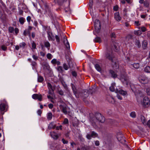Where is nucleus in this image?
<instances>
[{
    "label": "nucleus",
    "mask_w": 150,
    "mask_h": 150,
    "mask_svg": "<svg viewBox=\"0 0 150 150\" xmlns=\"http://www.w3.org/2000/svg\"><path fill=\"white\" fill-rule=\"evenodd\" d=\"M90 120L92 122V125L96 128V126L95 124L96 122L97 121L102 123L103 122L105 121V119L101 114L98 113L96 114L95 117L91 118Z\"/></svg>",
    "instance_id": "nucleus-2"
},
{
    "label": "nucleus",
    "mask_w": 150,
    "mask_h": 150,
    "mask_svg": "<svg viewBox=\"0 0 150 150\" xmlns=\"http://www.w3.org/2000/svg\"><path fill=\"white\" fill-rule=\"evenodd\" d=\"M64 44H65V46H66V48L67 49H69L70 46H69V42H67V43H64Z\"/></svg>",
    "instance_id": "nucleus-47"
},
{
    "label": "nucleus",
    "mask_w": 150,
    "mask_h": 150,
    "mask_svg": "<svg viewBox=\"0 0 150 150\" xmlns=\"http://www.w3.org/2000/svg\"><path fill=\"white\" fill-rule=\"evenodd\" d=\"M14 31L15 34L17 35L19 33V30L18 28H16L14 29Z\"/></svg>",
    "instance_id": "nucleus-49"
},
{
    "label": "nucleus",
    "mask_w": 150,
    "mask_h": 150,
    "mask_svg": "<svg viewBox=\"0 0 150 150\" xmlns=\"http://www.w3.org/2000/svg\"><path fill=\"white\" fill-rule=\"evenodd\" d=\"M56 125L54 122H51L50 123L48 126V128L49 129H54Z\"/></svg>",
    "instance_id": "nucleus-17"
},
{
    "label": "nucleus",
    "mask_w": 150,
    "mask_h": 150,
    "mask_svg": "<svg viewBox=\"0 0 150 150\" xmlns=\"http://www.w3.org/2000/svg\"><path fill=\"white\" fill-rule=\"evenodd\" d=\"M141 119L143 124H144L146 123V121L144 117V116H142L141 117Z\"/></svg>",
    "instance_id": "nucleus-40"
},
{
    "label": "nucleus",
    "mask_w": 150,
    "mask_h": 150,
    "mask_svg": "<svg viewBox=\"0 0 150 150\" xmlns=\"http://www.w3.org/2000/svg\"><path fill=\"white\" fill-rule=\"evenodd\" d=\"M47 37L49 40L54 41L55 40V37L52 33L50 31L47 32Z\"/></svg>",
    "instance_id": "nucleus-11"
},
{
    "label": "nucleus",
    "mask_w": 150,
    "mask_h": 150,
    "mask_svg": "<svg viewBox=\"0 0 150 150\" xmlns=\"http://www.w3.org/2000/svg\"><path fill=\"white\" fill-rule=\"evenodd\" d=\"M52 116V115L51 112L48 113L47 114V118L49 120H51Z\"/></svg>",
    "instance_id": "nucleus-26"
},
{
    "label": "nucleus",
    "mask_w": 150,
    "mask_h": 150,
    "mask_svg": "<svg viewBox=\"0 0 150 150\" xmlns=\"http://www.w3.org/2000/svg\"><path fill=\"white\" fill-rule=\"evenodd\" d=\"M1 6L2 9L4 11H6V7L5 5L3 2L1 1Z\"/></svg>",
    "instance_id": "nucleus-25"
},
{
    "label": "nucleus",
    "mask_w": 150,
    "mask_h": 150,
    "mask_svg": "<svg viewBox=\"0 0 150 150\" xmlns=\"http://www.w3.org/2000/svg\"><path fill=\"white\" fill-rule=\"evenodd\" d=\"M135 45L138 47H141V44L140 41L139 40H137L135 42Z\"/></svg>",
    "instance_id": "nucleus-38"
},
{
    "label": "nucleus",
    "mask_w": 150,
    "mask_h": 150,
    "mask_svg": "<svg viewBox=\"0 0 150 150\" xmlns=\"http://www.w3.org/2000/svg\"><path fill=\"white\" fill-rule=\"evenodd\" d=\"M44 44L45 47L47 48L48 49H49L50 46V44L48 41H46L44 42Z\"/></svg>",
    "instance_id": "nucleus-23"
},
{
    "label": "nucleus",
    "mask_w": 150,
    "mask_h": 150,
    "mask_svg": "<svg viewBox=\"0 0 150 150\" xmlns=\"http://www.w3.org/2000/svg\"><path fill=\"white\" fill-rule=\"evenodd\" d=\"M138 79L139 82L143 84H146L149 81V79L145 76L140 75L138 78Z\"/></svg>",
    "instance_id": "nucleus-4"
},
{
    "label": "nucleus",
    "mask_w": 150,
    "mask_h": 150,
    "mask_svg": "<svg viewBox=\"0 0 150 150\" xmlns=\"http://www.w3.org/2000/svg\"><path fill=\"white\" fill-rule=\"evenodd\" d=\"M42 113V111L41 110H40V109H39V110H38L37 111V113L38 114V115H39L40 116H41Z\"/></svg>",
    "instance_id": "nucleus-55"
},
{
    "label": "nucleus",
    "mask_w": 150,
    "mask_h": 150,
    "mask_svg": "<svg viewBox=\"0 0 150 150\" xmlns=\"http://www.w3.org/2000/svg\"><path fill=\"white\" fill-rule=\"evenodd\" d=\"M19 21L20 23L23 25L25 21V19L23 17H21L19 18Z\"/></svg>",
    "instance_id": "nucleus-18"
},
{
    "label": "nucleus",
    "mask_w": 150,
    "mask_h": 150,
    "mask_svg": "<svg viewBox=\"0 0 150 150\" xmlns=\"http://www.w3.org/2000/svg\"><path fill=\"white\" fill-rule=\"evenodd\" d=\"M25 45V43L24 42L21 43L19 44V46L20 47L24 48Z\"/></svg>",
    "instance_id": "nucleus-42"
},
{
    "label": "nucleus",
    "mask_w": 150,
    "mask_h": 150,
    "mask_svg": "<svg viewBox=\"0 0 150 150\" xmlns=\"http://www.w3.org/2000/svg\"><path fill=\"white\" fill-rule=\"evenodd\" d=\"M42 96L41 94H38L37 99L39 101H41L42 100Z\"/></svg>",
    "instance_id": "nucleus-45"
},
{
    "label": "nucleus",
    "mask_w": 150,
    "mask_h": 150,
    "mask_svg": "<svg viewBox=\"0 0 150 150\" xmlns=\"http://www.w3.org/2000/svg\"><path fill=\"white\" fill-rule=\"evenodd\" d=\"M147 45L148 43L146 41L144 40L143 41L142 44V47L144 49H145L146 48Z\"/></svg>",
    "instance_id": "nucleus-20"
},
{
    "label": "nucleus",
    "mask_w": 150,
    "mask_h": 150,
    "mask_svg": "<svg viewBox=\"0 0 150 150\" xmlns=\"http://www.w3.org/2000/svg\"><path fill=\"white\" fill-rule=\"evenodd\" d=\"M27 21L28 23H30L31 20V17L30 16H28L26 18Z\"/></svg>",
    "instance_id": "nucleus-51"
},
{
    "label": "nucleus",
    "mask_w": 150,
    "mask_h": 150,
    "mask_svg": "<svg viewBox=\"0 0 150 150\" xmlns=\"http://www.w3.org/2000/svg\"><path fill=\"white\" fill-rule=\"evenodd\" d=\"M38 80L39 82H42L43 80V78L42 76H39L38 77Z\"/></svg>",
    "instance_id": "nucleus-37"
},
{
    "label": "nucleus",
    "mask_w": 150,
    "mask_h": 150,
    "mask_svg": "<svg viewBox=\"0 0 150 150\" xmlns=\"http://www.w3.org/2000/svg\"><path fill=\"white\" fill-rule=\"evenodd\" d=\"M40 7L42 8V11L40 9H39L37 11L38 13L45 14L49 13H50V9L47 3H44L43 6H40Z\"/></svg>",
    "instance_id": "nucleus-3"
},
{
    "label": "nucleus",
    "mask_w": 150,
    "mask_h": 150,
    "mask_svg": "<svg viewBox=\"0 0 150 150\" xmlns=\"http://www.w3.org/2000/svg\"><path fill=\"white\" fill-rule=\"evenodd\" d=\"M117 137L118 140L122 143H123L126 142L123 134L120 132L117 134Z\"/></svg>",
    "instance_id": "nucleus-7"
},
{
    "label": "nucleus",
    "mask_w": 150,
    "mask_h": 150,
    "mask_svg": "<svg viewBox=\"0 0 150 150\" xmlns=\"http://www.w3.org/2000/svg\"><path fill=\"white\" fill-rule=\"evenodd\" d=\"M63 123L65 124H68L69 123V120L68 119L65 118L64 119Z\"/></svg>",
    "instance_id": "nucleus-46"
},
{
    "label": "nucleus",
    "mask_w": 150,
    "mask_h": 150,
    "mask_svg": "<svg viewBox=\"0 0 150 150\" xmlns=\"http://www.w3.org/2000/svg\"><path fill=\"white\" fill-rule=\"evenodd\" d=\"M63 66V68L66 70H67L69 68V66L66 63H64Z\"/></svg>",
    "instance_id": "nucleus-29"
},
{
    "label": "nucleus",
    "mask_w": 150,
    "mask_h": 150,
    "mask_svg": "<svg viewBox=\"0 0 150 150\" xmlns=\"http://www.w3.org/2000/svg\"><path fill=\"white\" fill-rule=\"evenodd\" d=\"M98 134L94 131H92L91 134H87L86 136V138L88 139H90L91 137L95 138L98 136Z\"/></svg>",
    "instance_id": "nucleus-10"
},
{
    "label": "nucleus",
    "mask_w": 150,
    "mask_h": 150,
    "mask_svg": "<svg viewBox=\"0 0 150 150\" xmlns=\"http://www.w3.org/2000/svg\"><path fill=\"white\" fill-rule=\"evenodd\" d=\"M48 106L50 109H52L53 107V105L52 103H50L48 104Z\"/></svg>",
    "instance_id": "nucleus-62"
},
{
    "label": "nucleus",
    "mask_w": 150,
    "mask_h": 150,
    "mask_svg": "<svg viewBox=\"0 0 150 150\" xmlns=\"http://www.w3.org/2000/svg\"><path fill=\"white\" fill-rule=\"evenodd\" d=\"M142 31L144 32L146 31V29L144 26L142 27L141 28Z\"/></svg>",
    "instance_id": "nucleus-50"
},
{
    "label": "nucleus",
    "mask_w": 150,
    "mask_h": 150,
    "mask_svg": "<svg viewBox=\"0 0 150 150\" xmlns=\"http://www.w3.org/2000/svg\"><path fill=\"white\" fill-rule=\"evenodd\" d=\"M144 71L147 73H150V67L149 66H146L144 68Z\"/></svg>",
    "instance_id": "nucleus-24"
},
{
    "label": "nucleus",
    "mask_w": 150,
    "mask_h": 150,
    "mask_svg": "<svg viewBox=\"0 0 150 150\" xmlns=\"http://www.w3.org/2000/svg\"><path fill=\"white\" fill-rule=\"evenodd\" d=\"M8 31L11 33H13L14 31V28L12 27H9L8 28Z\"/></svg>",
    "instance_id": "nucleus-32"
},
{
    "label": "nucleus",
    "mask_w": 150,
    "mask_h": 150,
    "mask_svg": "<svg viewBox=\"0 0 150 150\" xmlns=\"http://www.w3.org/2000/svg\"><path fill=\"white\" fill-rule=\"evenodd\" d=\"M47 87L49 90H53L52 86L50 83H47Z\"/></svg>",
    "instance_id": "nucleus-31"
},
{
    "label": "nucleus",
    "mask_w": 150,
    "mask_h": 150,
    "mask_svg": "<svg viewBox=\"0 0 150 150\" xmlns=\"http://www.w3.org/2000/svg\"><path fill=\"white\" fill-rule=\"evenodd\" d=\"M146 92L147 94L150 96V89L148 88L146 90Z\"/></svg>",
    "instance_id": "nucleus-59"
},
{
    "label": "nucleus",
    "mask_w": 150,
    "mask_h": 150,
    "mask_svg": "<svg viewBox=\"0 0 150 150\" xmlns=\"http://www.w3.org/2000/svg\"><path fill=\"white\" fill-rule=\"evenodd\" d=\"M73 93L76 98H78L79 97V93L78 92H76L75 90H73Z\"/></svg>",
    "instance_id": "nucleus-43"
},
{
    "label": "nucleus",
    "mask_w": 150,
    "mask_h": 150,
    "mask_svg": "<svg viewBox=\"0 0 150 150\" xmlns=\"http://www.w3.org/2000/svg\"><path fill=\"white\" fill-rule=\"evenodd\" d=\"M134 34L136 35H140L141 33V31L139 30H137L134 31Z\"/></svg>",
    "instance_id": "nucleus-36"
},
{
    "label": "nucleus",
    "mask_w": 150,
    "mask_h": 150,
    "mask_svg": "<svg viewBox=\"0 0 150 150\" xmlns=\"http://www.w3.org/2000/svg\"><path fill=\"white\" fill-rule=\"evenodd\" d=\"M62 141L64 144H67L68 143V142L67 141L65 140L64 139H62Z\"/></svg>",
    "instance_id": "nucleus-63"
},
{
    "label": "nucleus",
    "mask_w": 150,
    "mask_h": 150,
    "mask_svg": "<svg viewBox=\"0 0 150 150\" xmlns=\"http://www.w3.org/2000/svg\"><path fill=\"white\" fill-rule=\"evenodd\" d=\"M95 67L97 71L100 72H101V69L100 65L98 64H96L95 65Z\"/></svg>",
    "instance_id": "nucleus-21"
},
{
    "label": "nucleus",
    "mask_w": 150,
    "mask_h": 150,
    "mask_svg": "<svg viewBox=\"0 0 150 150\" xmlns=\"http://www.w3.org/2000/svg\"><path fill=\"white\" fill-rule=\"evenodd\" d=\"M131 67H133L135 69H138L140 67V64L139 63H134L133 64H131Z\"/></svg>",
    "instance_id": "nucleus-16"
},
{
    "label": "nucleus",
    "mask_w": 150,
    "mask_h": 150,
    "mask_svg": "<svg viewBox=\"0 0 150 150\" xmlns=\"http://www.w3.org/2000/svg\"><path fill=\"white\" fill-rule=\"evenodd\" d=\"M109 73L111 75L112 77L113 78H115L117 76V74L112 70H110L109 71Z\"/></svg>",
    "instance_id": "nucleus-15"
},
{
    "label": "nucleus",
    "mask_w": 150,
    "mask_h": 150,
    "mask_svg": "<svg viewBox=\"0 0 150 150\" xmlns=\"http://www.w3.org/2000/svg\"><path fill=\"white\" fill-rule=\"evenodd\" d=\"M50 134L51 137L54 139H57L58 137L57 133L54 132H50Z\"/></svg>",
    "instance_id": "nucleus-14"
},
{
    "label": "nucleus",
    "mask_w": 150,
    "mask_h": 150,
    "mask_svg": "<svg viewBox=\"0 0 150 150\" xmlns=\"http://www.w3.org/2000/svg\"><path fill=\"white\" fill-rule=\"evenodd\" d=\"M144 7H145L146 8H148L149 6V3L147 1H144Z\"/></svg>",
    "instance_id": "nucleus-30"
},
{
    "label": "nucleus",
    "mask_w": 150,
    "mask_h": 150,
    "mask_svg": "<svg viewBox=\"0 0 150 150\" xmlns=\"http://www.w3.org/2000/svg\"><path fill=\"white\" fill-rule=\"evenodd\" d=\"M28 33H29V32H28V31L26 29L24 30L23 33V34L25 36H26Z\"/></svg>",
    "instance_id": "nucleus-54"
},
{
    "label": "nucleus",
    "mask_w": 150,
    "mask_h": 150,
    "mask_svg": "<svg viewBox=\"0 0 150 150\" xmlns=\"http://www.w3.org/2000/svg\"><path fill=\"white\" fill-rule=\"evenodd\" d=\"M36 48V45L34 41H33L32 43V49H35Z\"/></svg>",
    "instance_id": "nucleus-35"
},
{
    "label": "nucleus",
    "mask_w": 150,
    "mask_h": 150,
    "mask_svg": "<svg viewBox=\"0 0 150 150\" xmlns=\"http://www.w3.org/2000/svg\"><path fill=\"white\" fill-rule=\"evenodd\" d=\"M94 41L95 42H101V39L99 37H97L95 39Z\"/></svg>",
    "instance_id": "nucleus-33"
},
{
    "label": "nucleus",
    "mask_w": 150,
    "mask_h": 150,
    "mask_svg": "<svg viewBox=\"0 0 150 150\" xmlns=\"http://www.w3.org/2000/svg\"><path fill=\"white\" fill-rule=\"evenodd\" d=\"M60 107L61 111L64 114H67V107L66 106H63L62 105H60Z\"/></svg>",
    "instance_id": "nucleus-13"
},
{
    "label": "nucleus",
    "mask_w": 150,
    "mask_h": 150,
    "mask_svg": "<svg viewBox=\"0 0 150 150\" xmlns=\"http://www.w3.org/2000/svg\"><path fill=\"white\" fill-rule=\"evenodd\" d=\"M114 18L115 20L117 21H120L122 19L120 15L119 12H115L114 14Z\"/></svg>",
    "instance_id": "nucleus-12"
},
{
    "label": "nucleus",
    "mask_w": 150,
    "mask_h": 150,
    "mask_svg": "<svg viewBox=\"0 0 150 150\" xmlns=\"http://www.w3.org/2000/svg\"><path fill=\"white\" fill-rule=\"evenodd\" d=\"M118 6L117 5H116V6H114L113 7V10L115 11H117L118 10Z\"/></svg>",
    "instance_id": "nucleus-53"
},
{
    "label": "nucleus",
    "mask_w": 150,
    "mask_h": 150,
    "mask_svg": "<svg viewBox=\"0 0 150 150\" xmlns=\"http://www.w3.org/2000/svg\"><path fill=\"white\" fill-rule=\"evenodd\" d=\"M108 100L110 102H111L112 104H114L115 102V99L112 97H110Z\"/></svg>",
    "instance_id": "nucleus-27"
},
{
    "label": "nucleus",
    "mask_w": 150,
    "mask_h": 150,
    "mask_svg": "<svg viewBox=\"0 0 150 150\" xmlns=\"http://www.w3.org/2000/svg\"><path fill=\"white\" fill-rule=\"evenodd\" d=\"M94 26L95 30L97 31H99L100 29V21L98 19L95 20Z\"/></svg>",
    "instance_id": "nucleus-9"
},
{
    "label": "nucleus",
    "mask_w": 150,
    "mask_h": 150,
    "mask_svg": "<svg viewBox=\"0 0 150 150\" xmlns=\"http://www.w3.org/2000/svg\"><path fill=\"white\" fill-rule=\"evenodd\" d=\"M57 62V60L55 59H52L51 61V62L53 64H56Z\"/></svg>",
    "instance_id": "nucleus-48"
},
{
    "label": "nucleus",
    "mask_w": 150,
    "mask_h": 150,
    "mask_svg": "<svg viewBox=\"0 0 150 150\" xmlns=\"http://www.w3.org/2000/svg\"><path fill=\"white\" fill-rule=\"evenodd\" d=\"M93 5V0H90L89 6L91 8H92Z\"/></svg>",
    "instance_id": "nucleus-52"
},
{
    "label": "nucleus",
    "mask_w": 150,
    "mask_h": 150,
    "mask_svg": "<svg viewBox=\"0 0 150 150\" xmlns=\"http://www.w3.org/2000/svg\"><path fill=\"white\" fill-rule=\"evenodd\" d=\"M33 24L36 27H37L38 25V23L36 21H34L33 23Z\"/></svg>",
    "instance_id": "nucleus-64"
},
{
    "label": "nucleus",
    "mask_w": 150,
    "mask_h": 150,
    "mask_svg": "<svg viewBox=\"0 0 150 150\" xmlns=\"http://www.w3.org/2000/svg\"><path fill=\"white\" fill-rule=\"evenodd\" d=\"M38 94H34L32 95V98L34 99H37Z\"/></svg>",
    "instance_id": "nucleus-39"
},
{
    "label": "nucleus",
    "mask_w": 150,
    "mask_h": 150,
    "mask_svg": "<svg viewBox=\"0 0 150 150\" xmlns=\"http://www.w3.org/2000/svg\"><path fill=\"white\" fill-rule=\"evenodd\" d=\"M7 45H2L1 47V48L4 51H6V50L7 48Z\"/></svg>",
    "instance_id": "nucleus-44"
},
{
    "label": "nucleus",
    "mask_w": 150,
    "mask_h": 150,
    "mask_svg": "<svg viewBox=\"0 0 150 150\" xmlns=\"http://www.w3.org/2000/svg\"><path fill=\"white\" fill-rule=\"evenodd\" d=\"M71 74L72 75L75 77L77 76V74L76 72L75 71H73L72 72Z\"/></svg>",
    "instance_id": "nucleus-56"
},
{
    "label": "nucleus",
    "mask_w": 150,
    "mask_h": 150,
    "mask_svg": "<svg viewBox=\"0 0 150 150\" xmlns=\"http://www.w3.org/2000/svg\"><path fill=\"white\" fill-rule=\"evenodd\" d=\"M63 40L64 44L67 43V42H68L66 37H65L64 36Z\"/></svg>",
    "instance_id": "nucleus-61"
},
{
    "label": "nucleus",
    "mask_w": 150,
    "mask_h": 150,
    "mask_svg": "<svg viewBox=\"0 0 150 150\" xmlns=\"http://www.w3.org/2000/svg\"><path fill=\"white\" fill-rule=\"evenodd\" d=\"M47 58L50 59H52L53 57L52 55L50 53H48L47 55Z\"/></svg>",
    "instance_id": "nucleus-41"
},
{
    "label": "nucleus",
    "mask_w": 150,
    "mask_h": 150,
    "mask_svg": "<svg viewBox=\"0 0 150 150\" xmlns=\"http://www.w3.org/2000/svg\"><path fill=\"white\" fill-rule=\"evenodd\" d=\"M31 65L32 67V69L33 70L36 69L37 65V63L36 62L33 61L31 62Z\"/></svg>",
    "instance_id": "nucleus-19"
},
{
    "label": "nucleus",
    "mask_w": 150,
    "mask_h": 150,
    "mask_svg": "<svg viewBox=\"0 0 150 150\" xmlns=\"http://www.w3.org/2000/svg\"><path fill=\"white\" fill-rule=\"evenodd\" d=\"M8 108V104L5 100H4L1 103V111L6 112Z\"/></svg>",
    "instance_id": "nucleus-6"
},
{
    "label": "nucleus",
    "mask_w": 150,
    "mask_h": 150,
    "mask_svg": "<svg viewBox=\"0 0 150 150\" xmlns=\"http://www.w3.org/2000/svg\"><path fill=\"white\" fill-rule=\"evenodd\" d=\"M62 125H60L59 126H57L56 127V130H59V129L60 130H62Z\"/></svg>",
    "instance_id": "nucleus-60"
},
{
    "label": "nucleus",
    "mask_w": 150,
    "mask_h": 150,
    "mask_svg": "<svg viewBox=\"0 0 150 150\" xmlns=\"http://www.w3.org/2000/svg\"><path fill=\"white\" fill-rule=\"evenodd\" d=\"M141 104L144 108L148 107L150 104V101L149 98L146 96L144 97L141 102Z\"/></svg>",
    "instance_id": "nucleus-5"
},
{
    "label": "nucleus",
    "mask_w": 150,
    "mask_h": 150,
    "mask_svg": "<svg viewBox=\"0 0 150 150\" xmlns=\"http://www.w3.org/2000/svg\"><path fill=\"white\" fill-rule=\"evenodd\" d=\"M119 79L122 82L124 85L128 86L129 85L133 91L135 92L136 91L135 88L134 87V85L130 83L128 80V77L125 74L121 75Z\"/></svg>",
    "instance_id": "nucleus-1"
},
{
    "label": "nucleus",
    "mask_w": 150,
    "mask_h": 150,
    "mask_svg": "<svg viewBox=\"0 0 150 150\" xmlns=\"http://www.w3.org/2000/svg\"><path fill=\"white\" fill-rule=\"evenodd\" d=\"M130 116L132 118L135 117L136 116L135 112L134 111L130 113Z\"/></svg>",
    "instance_id": "nucleus-34"
},
{
    "label": "nucleus",
    "mask_w": 150,
    "mask_h": 150,
    "mask_svg": "<svg viewBox=\"0 0 150 150\" xmlns=\"http://www.w3.org/2000/svg\"><path fill=\"white\" fill-rule=\"evenodd\" d=\"M55 37V39L57 41V42H59L60 41L59 37L58 35H56Z\"/></svg>",
    "instance_id": "nucleus-58"
},
{
    "label": "nucleus",
    "mask_w": 150,
    "mask_h": 150,
    "mask_svg": "<svg viewBox=\"0 0 150 150\" xmlns=\"http://www.w3.org/2000/svg\"><path fill=\"white\" fill-rule=\"evenodd\" d=\"M105 56L107 59L111 61L112 62H113V59L114 58L115 55L111 52H107Z\"/></svg>",
    "instance_id": "nucleus-8"
},
{
    "label": "nucleus",
    "mask_w": 150,
    "mask_h": 150,
    "mask_svg": "<svg viewBox=\"0 0 150 150\" xmlns=\"http://www.w3.org/2000/svg\"><path fill=\"white\" fill-rule=\"evenodd\" d=\"M115 83H112L111 86L110 87V90L111 91H114L115 90Z\"/></svg>",
    "instance_id": "nucleus-22"
},
{
    "label": "nucleus",
    "mask_w": 150,
    "mask_h": 150,
    "mask_svg": "<svg viewBox=\"0 0 150 150\" xmlns=\"http://www.w3.org/2000/svg\"><path fill=\"white\" fill-rule=\"evenodd\" d=\"M32 57L33 59L35 60H37L38 59V57L37 56L34 54L33 55Z\"/></svg>",
    "instance_id": "nucleus-57"
},
{
    "label": "nucleus",
    "mask_w": 150,
    "mask_h": 150,
    "mask_svg": "<svg viewBox=\"0 0 150 150\" xmlns=\"http://www.w3.org/2000/svg\"><path fill=\"white\" fill-rule=\"evenodd\" d=\"M119 93L120 94L123 96H125L127 94V92L125 91H124L122 89L119 90Z\"/></svg>",
    "instance_id": "nucleus-28"
}]
</instances>
